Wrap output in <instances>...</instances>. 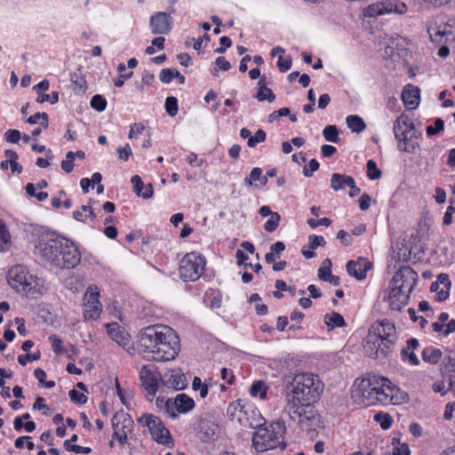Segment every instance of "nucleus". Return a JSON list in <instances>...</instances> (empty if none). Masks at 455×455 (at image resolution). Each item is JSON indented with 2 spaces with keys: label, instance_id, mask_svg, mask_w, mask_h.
I'll return each instance as SVG.
<instances>
[{
  "label": "nucleus",
  "instance_id": "nucleus-1",
  "mask_svg": "<svg viewBox=\"0 0 455 455\" xmlns=\"http://www.w3.org/2000/svg\"><path fill=\"white\" fill-rule=\"evenodd\" d=\"M323 391V384L314 373L299 372L284 377V411L304 431L315 430L320 422L314 404Z\"/></svg>",
  "mask_w": 455,
  "mask_h": 455
},
{
  "label": "nucleus",
  "instance_id": "nucleus-2",
  "mask_svg": "<svg viewBox=\"0 0 455 455\" xmlns=\"http://www.w3.org/2000/svg\"><path fill=\"white\" fill-rule=\"evenodd\" d=\"M138 344L144 358L156 362L175 359L180 349V339L176 332L169 326L161 324L141 329L138 336Z\"/></svg>",
  "mask_w": 455,
  "mask_h": 455
},
{
  "label": "nucleus",
  "instance_id": "nucleus-3",
  "mask_svg": "<svg viewBox=\"0 0 455 455\" xmlns=\"http://www.w3.org/2000/svg\"><path fill=\"white\" fill-rule=\"evenodd\" d=\"M386 379H356L351 389V398L361 405L399 404L406 401L407 395L395 386L387 385Z\"/></svg>",
  "mask_w": 455,
  "mask_h": 455
},
{
  "label": "nucleus",
  "instance_id": "nucleus-4",
  "mask_svg": "<svg viewBox=\"0 0 455 455\" xmlns=\"http://www.w3.org/2000/svg\"><path fill=\"white\" fill-rule=\"evenodd\" d=\"M38 249L45 260L59 268H73L81 259L78 249L65 238L40 243Z\"/></svg>",
  "mask_w": 455,
  "mask_h": 455
},
{
  "label": "nucleus",
  "instance_id": "nucleus-5",
  "mask_svg": "<svg viewBox=\"0 0 455 455\" xmlns=\"http://www.w3.org/2000/svg\"><path fill=\"white\" fill-rule=\"evenodd\" d=\"M395 339V324L387 319H383L376 322L370 328L365 347L374 351L375 358L387 357L391 352Z\"/></svg>",
  "mask_w": 455,
  "mask_h": 455
},
{
  "label": "nucleus",
  "instance_id": "nucleus-6",
  "mask_svg": "<svg viewBox=\"0 0 455 455\" xmlns=\"http://www.w3.org/2000/svg\"><path fill=\"white\" fill-rule=\"evenodd\" d=\"M286 427L283 420H277L270 425H260L253 434L252 445L258 452H263L279 447L286 448L284 434Z\"/></svg>",
  "mask_w": 455,
  "mask_h": 455
},
{
  "label": "nucleus",
  "instance_id": "nucleus-7",
  "mask_svg": "<svg viewBox=\"0 0 455 455\" xmlns=\"http://www.w3.org/2000/svg\"><path fill=\"white\" fill-rule=\"evenodd\" d=\"M9 284L19 292L35 294L37 286V277L29 274L22 265L12 267L7 274Z\"/></svg>",
  "mask_w": 455,
  "mask_h": 455
},
{
  "label": "nucleus",
  "instance_id": "nucleus-8",
  "mask_svg": "<svg viewBox=\"0 0 455 455\" xmlns=\"http://www.w3.org/2000/svg\"><path fill=\"white\" fill-rule=\"evenodd\" d=\"M206 260L197 252L187 253L180 263V275L184 281H196L202 275Z\"/></svg>",
  "mask_w": 455,
  "mask_h": 455
},
{
  "label": "nucleus",
  "instance_id": "nucleus-9",
  "mask_svg": "<svg viewBox=\"0 0 455 455\" xmlns=\"http://www.w3.org/2000/svg\"><path fill=\"white\" fill-rule=\"evenodd\" d=\"M139 422L142 426H147L155 441L161 444H172V438L170 431L164 427L162 420L152 414L145 413L140 419Z\"/></svg>",
  "mask_w": 455,
  "mask_h": 455
},
{
  "label": "nucleus",
  "instance_id": "nucleus-10",
  "mask_svg": "<svg viewBox=\"0 0 455 455\" xmlns=\"http://www.w3.org/2000/svg\"><path fill=\"white\" fill-rule=\"evenodd\" d=\"M418 281V274L409 266L401 267L394 275L391 283L392 287L403 290L411 295Z\"/></svg>",
  "mask_w": 455,
  "mask_h": 455
},
{
  "label": "nucleus",
  "instance_id": "nucleus-11",
  "mask_svg": "<svg viewBox=\"0 0 455 455\" xmlns=\"http://www.w3.org/2000/svg\"><path fill=\"white\" fill-rule=\"evenodd\" d=\"M406 11L407 6L404 3L397 0H386L367 6L363 12L365 16L375 17L391 12L403 14Z\"/></svg>",
  "mask_w": 455,
  "mask_h": 455
},
{
  "label": "nucleus",
  "instance_id": "nucleus-12",
  "mask_svg": "<svg viewBox=\"0 0 455 455\" xmlns=\"http://www.w3.org/2000/svg\"><path fill=\"white\" fill-rule=\"evenodd\" d=\"M100 291L97 287H89L84 294V316L86 320L97 319L101 312L99 300Z\"/></svg>",
  "mask_w": 455,
  "mask_h": 455
},
{
  "label": "nucleus",
  "instance_id": "nucleus-13",
  "mask_svg": "<svg viewBox=\"0 0 455 455\" xmlns=\"http://www.w3.org/2000/svg\"><path fill=\"white\" fill-rule=\"evenodd\" d=\"M194 407V400L186 394H180L175 397L174 401L167 399L164 403V409L172 418H176L177 412L186 413Z\"/></svg>",
  "mask_w": 455,
  "mask_h": 455
},
{
  "label": "nucleus",
  "instance_id": "nucleus-14",
  "mask_svg": "<svg viewBox=\"0 0 455 455\" xmlns=\"http://www.w3.org/2000/svg\"><path fill=\"white\" fill-rule=\"evenodd\" d=\"M133 421L127 414L114 415L112 425L114 428L113 438H116L124 445L127 443V432L131 430Z\"/></svg>",
  "mask_w": 455,
  "mask_h": 455
},
{
  "label": "nucleus",
  "instance_id": "nucleus-15",
  "mask_svg": "<svg viewBox=\"0 0 455 455\" xmlns=\"http://www.w3.org/2000/svg\"><path fill=\"white\" fill-rule=\"evenodd\" d=\"M160 374L153 371V367L144 365L140 371V379L142 387L149 396H154L158 390Z\"/></svg>",
  "mask_w": 455,
  "mask_h": 455
},
{
  "label": "nucleus",
  "instance_id": "nucleus-16",
  "mask_svg": "<svg viewBox=\"0 0 455 455\" xmlns=\"http://www.w3.org/2000/svg\"><path fill=\"white\" fill-rule=\"evenodd\" d=\"M406 115L403 114L400 116L396 118V120L394 123V134L395 140H397L400 143L403 142L405 146L402 148L400 145L398 146L400 150L407 152V153H413L414 152V146L412 147H407V144L409 140L416 137L415 135H407L406 132Z\"/></svg>",
  "mask_w": 455,
  "mask_h": 455
},
{
  "label": "nucleus",
  "instance_id": "nucleus-17",
  "mask_svg": "<svg viewBox=\"0 0 455 455\" xmlns=\"http://www.w3.org/2000/svg\"><path fill=\"white\" fill-rule=\"evenodd\" d=\"M150 27L155 35H164L171 30V16L166 12H159L150 19Z\"/></svg>",
  "mask_w": 455,
  "mask_h": 455
},
{
  "label": "nucleus",
  "instance_id": "nucleus-18",
  "mask_svg": "<svg viewBox=\"0 0 455 455\" xmlns=\"http://www.w3.org/2000/svg\"><path fill=\"white\" fill-rule=\"evenodd\" d=\"M372 267V263L363 258H359L356 261L350 260L347 263V273L357 280L366 278V273Z\"/></svg>",
  "mask_w": 455,
  "mask_h": 455
},
{
  "label": "nucleus",
  "instance_id": "nucleus-19",
  "mask_svg": "<svg viewBox=\"0 0 455 455\" xmlns=\"http://www.w3.org/2000/svg\"><path fill=\"white\" fill-rule=\"evenodd\" d=\"M410 294L397 288H391L388 294L389 307L392 310L401 311L407 305Z\"/></svg>",
  "mask_w": 455,
  "mask_h": 455
},
{
  "label": "nucleus",
  "instance_id": "nucleus-20",
  "mask_svg": "<svg viewBox=\"0 0 455 455\" xmlns=\"http://www.w3.org/2000/svg\"><path fill=\"white\" fill-rule=\"evenodd\" d=\"M455 28V20H449L447 21L440 20L435 28L429 27L427 31L432 41H435L437 36L443 37L447 35H451Z\"/></svg>",
  "mask_w": 455,
  "mask_h": 455
},
{
  "label": "nucleus",
  "instance_id": "nucleus-21",
  "mask_svg": "<svg viewBox=\"0 0 455 455\" xmlns=\"http://www.w3.org/2000/svg\"><path fill=\"white\" fill-rule=\"evenodd\" d=\"M419 340L411 338L407 340V345L401 351V357L403 361L408 360L411 365H419V360L415 354V350L419 347Z\"/></svg>",
  "mask_w": 455,
  "mask_h": 455
},
{
  "label": "nucleus",
  "instance_id": "nucleus-22",
  "mask_svg": "<svg viewBox=\"0 0 455 455\" xmlns=\"http://www.w3.org/2000/svg\"><path fill=\"white\" fill-rule=\"evenodd\" d=\"M402 100L404 105L410 108H416L419 103V89L411 84H408L402 93Z\"/></svg>",
  "mask_w": 455,
  "mask_h": 455
},
{
  "label": "nucleus",
  "instance_id": "nucleus-23",
  "mask_svg": "<svg viewBox=\"0 0 455 455\" xmlns=\"http://www.w3.org/2000/svg\"><path fill=\"white\" fill-rule=\"evenodd\" d=\"M217 426L209 420H201L198 425V436L203 442L214 439L217 435Z\"/></svg>",
  "mask_w": 455,
  "mask_h": 455
},
{
  "label": "nucleus",
  "instance_id": "nucleus-24",
  "mask_svg": "<svg viewBox=\"0 0 455 455\" xmlns=\"http://www.w3.org/2000/svg\"><path fill=\"white\" fill-rule=\"evenodd\" d=\"M107 329L110 338L120 346L125 347L128 344V338L120 331V326L117 323L107 324Z\"/></svg>",
  "mask_w": 455,
  "mask_h": 455
},
{
  "label": "nucleus",
  "instance_id": "nucleus-25",
  "mask_svg": "<svg viewBox=\"0 0 455 455\" xmlns=\"http://www.w3.org/2000/svg\"><path fill=\"white\" fill-rule=\"evenodd\" d=\"M259 88L254 97L259 101L267 100L268 102H273L275 99V96L273 93L272 90L267 87L265 76L260 77L259 81Z\"/></svg>",
  "mask_w": 455,
  "mask_h": 455
},
{
  "label": "nucleus",
  "instance_id": "nucleus-26",
  "mask_svg": "<svg viewBox=\"0 0 455 455\" xmlns=\"http://www.w3.org/2000/svg\"><path fill=\"white\" fill-rule=\"evenodd\" d=\"M166 382L175 390H182L187 387V379L185 375L176 370L171 371Z\"/></svg>",
  "mask_w": 455,
  "mask_h": 455
},
{
  "label": "nucleus",
  "instance_id": "nucleus-27",
  "mask_svg": "<svg viewBox=\"0 0 455 455\" xmlns=\"http://www.w3.org/2000/svg\"><path fill=\"white\" fill-rule=\"evenodd\" d=\"M442 355V351L434 347H427L422 351L423 361L431 364H436L440 361Z\"/></svg>",
  "mask_w": 455,
  "mask_h": 455
},
{
  "label": "nucleus",
  "instance_id": "nucleus-28",
  "mask_svg": "<svg viewBox=\"0 0 455 455\" xmlns=\"http://www.w3.org/2000/svg\"><path fill=\"white\" fill-rule=\"evenodd\" d=\"M173 78H177L180 84L185 82V76L174 68H164L160 73V80L164 84H169Z\"/></svg>",
  "mask_w": 455,
  "mask_h": 455
},
{
  "label": "nucleus",
  "instance_id": "nucleus-29",
  "mask_svg": "<svg viewBox=\"0 0 455 455\" xmlns=\"http://www.w3.org/2000/svg\"><path fill=\"white\" fill-rule=\"evenodd\" d=\"M347 127L355 133H361L363 132L365 128L366 124L363 118H361L359 116L351 115L348 116L346 119Z\"/></svg>",
  "mask_w": 455,
  "mask_h": 455
},
{
  "label": "nucleus",
  "instance_id": "nucleus-30",
  "mask_svg": "<svg viewBox=\"0 0 455 455\" xmlns=\"http://www.w3.org/2000/svg\"><path fill=\"white\" fill-rule=\"evenodd\" d=\"M324 323L328 326L329 329L333 330L336 327H344L346 326V322L343 316L337 312H332L331 314H327L324 316Z\"/></svg>",
  "mask_w": 455,
  "mask_h": 455
},
{
  "label": "nucleus",
  "instance_id": "nucleus-31",
  "mask_svg": "<svg viewBox=\"0 0 455 455\" xmlns=\"http://www.w3.org/2000/svg\"><path fill=\"white\" fill-rule=\"evenodd\" d=\"M267 390L268 386L264 381L258 380L252 383L250 393L252 396L259 395L260 399L265 400L267 398Z\"/></svg>",
  "mask_w": 455,
  "mask_h": 455
},
{
  "label": "nucleus",
  "instance_id": "nucleus-32",
  "mask_svg": "<svg viewBox=\"0 0 455 455\" xmlns=\"http://www.w3.org/2000/svg\"><path fill=\"white\" fill-rule=\"evenodd\" d=\"M350 177L351 176L345 174L333 173L331 179V188L335 191L342 189L345 186H347V182H348L347 180L350 179Z\"/></svg>",
  "mask_w": 455,
  "mask_h": 455
},
{
  "label": "nucleus",
  "instance_id": "nucleus-33",
  "mask_svg": "<svg viewBox=\"0 0 455 455\" xmlns=\"http://www.w3.org/2000/svg\"><path fill=\"white\" fill-rule=\"evenodd\" d=\"M11 245V235L6 226L0 220V251H4Z\"/></svg>",
  "mask_w": 455,
  "mask_h": 455
},
{
  "label": "nucleus",
  "instance_id": "nucleus-34",
  "mask_svg": "<svg viewBox=\"0 0 455 455\" xmlns=\"http://www.w3.org/2000/svg\"><path fill=\"white\" fill-rule=\"evenodd\" d=\"M4 156L10 161L9 165L11 167V170L12 172H19L20 173L22 172V167L17 163L18 159V154L11 149H7L4 151Z\"/></svg>",
  "mask_w": 455,
  "mask_h": 455
},
{
  "label": "nucleus",
  "instance_id": "nucleus-35",
  "mask_svg": "<svg viewBox=\"0 0 455 455\" xmlns=\"http://www.w3.org/2000/svg\"><path fill=\"white\" fill-rule=\"evenodd\" d=\"M42 119V122H41V126L44 128V129H46L48 128L49 126V118H48V115L47 113L44 112V113H36L31 116H29L27 120V123L30 124H36L38 123V121Z\"/></svg>",
  "mask_w": 455,
  "mask_h": 455
},
{
  "label": "nucleus",
  "instance_id": "nucleus-36",
  "mask_svg": "<svg viewBox=\"0 0 455 455\" xmlns=\"http://www.w3.org/2000/svg\"><path fill=\"white\" fill-rule=\"evenodd\" d=\"M323 137L326 140L337 143L339 140L338 129L335 125H328L323 129Z\"/></svg>",
  "mask_w": 455,
  "mask_h": 455
},
{
  "label": "nucleus",
  "instance_id": "nucleus-37",
  "mask_svg": "<svg viewBox=\"0 0 455 455\" xmlns=\"http://www.w3.org/2000/svg\"><path fill=\"white\" fill-rule=\"evenodd\" d=\"M374 419L377 422H379L380 427L385 430L389 429L393 423V419L388 413H385V414H383L381 412L376 413L374 415Z\"/></svg>",
  "mask_w": 455,
  "mask_h": 455
},
{
  "label": "nucleus",
  "instance_id": "nucleus-38",
  "mask_svg": "<svg viewBox=\"0 0 455 455\" xmlns=\"http://www.w3.org/2000/svg\"><path fill=\"white\" fill-rule=\"evenodd\" d=\"M280 220V214L278 212H274V214H271L270 219L265 223V230L270 233L274 232L278 228Z\"/></svg>",
  "mask_w": 455,
  "mask_h": 455
},
{
  "label": "nucleus",
  "instance_id": "nucleus-39",
  "mask_svg": "<svg viewBox=\"0 0 455 455\" xmlns=\"http://www.w3.org/2000/svg\"><path fill=\"white\" fill-rule=\"evenodd\" d=\"M381 171L377 167L376 163L373 160L367 162V176L371 180H378L381 177Z\"/></svg>",
  "mask_w": 455,
  "mask_h": 455
},
{
  "label": "nucleus",
  "instance_id": "nucleus-40",
  "mask_svg": "<svg viewBox=\"0 0 455 455\" xmlns=\"http://www.w3.org/2000/svg\"><path fill=\"white\" fill-rule=\"evenodd\" d=\"M165 109L170 116H175L178 113V100L175 97H167L165 100Z\"/></svg>",
  "mask_w": 455,
  "mask_h": 455
},
{
  "label": "nucleus",
  "instance_id": "nucleus-41",
  "mask_svg": "<svg viewBox=\"0 0 455 455\" xmlns=\"http://www.w3.org/2000/svg\"><path fill=\"white\" fill-rule=\"evenodd\" d=\"M266 138V132L259 129L255 132L254 136L249 138L247 145L249 148H255L258 143L265 141Z\"/></svg>",
  "mask_w": 455,
  "mask_h": 455
},
{
  "label": "nucleus",
  "instance_id": "nucleus-42",
  "mask_svg": "<svg viewBox=\"0 0 455 455\" xmlns=\"http://www.w3.org/2000/svg\"><path fill=\"white\" fill-rule=\"evenodd\" d=\"M75 154L72 151L68 152L66 159L61 162V169L66 173H70L74 169Z\"/></svg>",
  "mask_w": 455,
  "mask_h": 455
},
{
  "label": "nucleus",
  "instance_id": "nucleus-43",
  "mask_svg": "<svg viewBox=\"0 0 455 455\" xmlns=\"http://www.w3.org/2000/svg\"><path fill=\"white\" fill-rule=\"evenodd\" d=\"M91 106L97 111H103L107 107L106 100L100 94L94 95L91 100Z\"/></svg>",
  "mask_w": 455,
  "mask_h": 455
},
{
  "label": "nucleus",
  "instance_id": "nucleus-44",
  "mask_svg": "<svg viewBox=\"0 0 455 455\" xmlns=\"http://www.w3.org/2000/svg\"><path fill=\"white\" fill-rule=\"evenodd\" d=\"M46 101H50L52 104H55L59 101V93L57 92H53L51 94L42 93L38 95L36 99L37 103H44Z\"/></svg>",
  "mask_w": 455,
  "mask_h": 455
},
{
  "label": "nucleus",
  "instance_id": "nucleus-45",
  "mask_svg": "<svg viewBox=\"0 0 455 455\" xmlns=\"http://www.w3.org/2000/svg\"><path fill=\"white\" fill-rule=\"evenodd\" d=\"M444 124L441 118H437L435 121V125H429L427 127V134L428 136H434L443 130Z\"/></svg>",
  "mask_w": 455,
  "mask_h": 455
},
{
  "label": "nucleus",
  "instance_id": "nucleus-46",
  "mask_svg": "<svg viewBox=\"0 0 455 455\" xmlns=\"http://www.w3.org/2000/svg\"><path fill=\"white\" fill-rule=\"evenodd\" d=\"M40 358V352L37 351L33 354L20 355L18 356V362L22 366H25L29 361H36Z\"/></svg>",
  "mask_w": 455,
  "mask_h": 455
},
{
  "label": "nucleus",
  "instance_id": "nucleus-47",
  "mask_svg": "<svg viewBox=\"0 0 455 455\" xmlns=\"http://www.w3.org/2000/svg\"><path fill=\"white\" fill-rule=\"evenodd\" d=\"M70 399L77 404H84L87 402V396L83 393H79L76 389L69 391Z\"/></svg>",
  "mask_w": 455,
  "mask_h": 455
},
{
  "label": "nucleus",
  "instance_id": "nucleus-48",
  "mask_svg": "<svg viewBox=\"0 0 455 455\" xmlns=\"http://www.w3.org/2000/svg\"><path fill=\"white\" fill-rule=\"evenodd\" d=\"M132 183L133 185L134 192L138 196L142 195L143 188L145 187L141 178L139 175H134L132 177Z\"/></svg>",
  "mask_w": 455,
  "mask_h": 455
},
{
  "label": "nucleus",
  "instance_id": "nucleus-49",
  "mask_svg": "<svg viewBox=\"0 0 455 455\" xmlns=\"http://www.w3.org/2000/svg\"><path fill=\"white\" fill-rule=\"evenodd\" d=\"M325 245V240L323 236L312 235L309 236V248L311 250H315L317 247L324 246Z\"/></svg>",
  "mask_w": 455,
  "mask_h": 455
},
{
  "label": "nucleus",
  "instance_id": "nucleus-50",
  "mask_svg": "<svg viewBox=\"0 0 455 455\" xmlns=\"http://www.w3.org/2000/svg\"><path fill=\"white\" fill-rule=\"evenodd\" d=\"M33 409L43 411L44 415H49L50 408L44 403V399L43 397L39 396L36 399V402L33 404Z\"/></svg>",
  "mask_w": 455,
  "mask_h": 455
},
{
  "label": "nucleus",
  "instance_id": "nucleus-51",
  "mask_svg": "<svg viewBox=\"0 0 455 455\" xmlns=\"http://www.w3.org/2000/svg\"><path fill=\"white\" fill-rule=\"evenodd\" d=\"M319 169V163L315 159H311L308 163V166H305L303 169V174L306 177H311L313 172Z\"/></svg>",
  "mask_w": 455,
  "mask_h": 455
},
{
  "label": "nucleus",
  "instance_id": "nucleus-52",
  "mask_svg": "<svg viewBox=\"0 0 455 455\" xmlns=\"http://www.w3.org/2000/svg\"><path fill=\"white\" fill-rule=\"evenodd\" d=\"M277 67L281 72H286L289 70L291 67V59L290 56L283 59L281 55L279 57V60L277 61Z\"/></svg>",
  "mask_w": 455,
  "mask_h": 455
},
{
  "label": "nucleus",
  "instance_id": "nucleus-53",
  "mask_svg": "<svg viewBox=\"0 0 455 455\" xmlns=\"http://www.w3.org/2000/svg\"><path fill=\"white\" fill-rule=\"evenodd\" d=\"M49 339L52 342V350L56 354H61L63 352L62 340L55 335L50 336Z\"/></svg>",
  "mask_w": 455,
  "mask_h": 455
},
{
  "label": "nucleus",
  "instance_id": "nucleus-54",
  "mask_svg": "<svg viewBox=\"0 0 455 455\" xmlns=\"http://www.w3.org/2000/svg\"><path fill=\"white\" fill-rule=\"evenodd\" d=\"M117 153L119 155V158L124 161H128L130 156H132V152L129 144H126L124 147H120L117 148Z\"/></svg>",
  "mask_w": 455,
  "mask_h": 455
},
{
  "label": "nucleus",
  "instance_id": "nucleus-55",
  "mask_svg": "<svg viewBox=\"0 0 455 455\" xmlns=\"http://www.w3.org/2000/svg\"><path fill=\"white\" fill-rule=\"evenodd\" d=\"M5 140L11 143H17L20 139V132L18 130H8L4 134Z\"/></svg>",
  "mask_w": 455,
  "mask_h": 455
},
{
  "label": "nucleus",
  "instance_id": "nucleus-56",
  "mask_svg": "<svg viewBox=\"0 0 455 455\" xmlns=\"http://www.w3.org/2000/svg\"><path fill=\"white\" fill-rule=\"evenodd\" d=\"M449 361L451 364L448 373L449 387L451 389H455V362L451 357H449Z\"/></svg>",
  "mask_w": 455,
  "mask_h": 455
},
{
  "label": "nucleus",
  "instance_id": "nucleus-57",
  "mask_svg": "<svg viewBox=\"0 0 455 455\" xmlns=\"http://www.w3.org/2000/svg\"><path fill=\"white\" fill-rule=\"evenodd\" d=\"M347 181L348 182H347V186L350 188L348 196L350 197H355L358 196L361 192V189L355 185V180L352 177H350V179Z\"/></svg>",
  "mask_w": 455,
  "mask_h": 455
},
{
  "label": "nucleus",
  "instance_id": "nucleus-58",
  "mask_svg": "<svg viewBox=\"0 0 455 455\" xmlns=\"http://www.w3.org/2000/svg\"><path fill=\"white\" fill-rule=\"evenodd\" d=\"M371 201V196L368 194L363 193L362 196L359 198L360 209L362 211H367L370 208Z\"/></svg>",
  "mask_w": 455,
  "mask_h": 455
},
{
  "label": "nucleus",
  "instance_id": "nucleus-59",
  "mask_svg": "<svg viewBox=\"0 0 455 455\" xmlns=\"http://www.w3.org/2000/svg\"><path fill=\"white\" fill-rule=\"evenodd\" d=\"M235 257L237 259V264L239 266L243 265L244 267H252L251 264L245 263V261L248 259V256L242 250H237L236 251Z\"/></svg>",
  "mask_w": 455,
  "mask_h": 455
},
{
  "label": "nucleus",
  "instance_id": "nucleus-60",
  "mask_svg": "<svg viewBox=\"0 0 455 455\" xmlns=\"http://www.w3.org/2000/svg\"><path fill=\"white\" fill-rule=\"evenodd\" d=\"M393 455H411L408 444L402 443L398 447L394 448Z\"/></svg>",
  "mask_w": 455,
  "mask_h": 455
},
{
  "label": "nucleus",
  "instance_id": "nucleus-61",
  "mask_svg": "<svg viewBox=\"0 0 455 455\" xmlns=\"http://www.w3.org/2000/svg\"><path fill=\"white\" fill-rule=\"evenodd\" d=\"M455 212V208L451 205L447 207L446 212L444 213L443 223L445 226H449L452 222V215Z\"/></svg>",
  "mask_w": 455,
  "mask_h": 455
},
{
  "label": "nucleus",
  "instance_id": "nucleus-62",
  "mask_svg": "<svg viewBox=\"0 0 455 455\" xmlns=\"http://www.w3.org/2000/svg\"><path fill=\"white\" fill-rule=\"evenodd\" d=\"M215 63L223 71H228L231 68L230 63L224 57H218Z\"/></svg>",
  "mask_w": 455,
  "mask_h": 455
},
{
  "label": "nucleus",
  "instance_id": "nucleus-63",
  "mask_svg": "<svg viewBox=\"0 0 455 455\" xmlns=\"http://www.w3.org/2000/svg\"><path fill=\"white\" fill-rule=\"evenodd\" d=\"M337 238L340 239L342 243L346 246L349 245L352 241L350 235L347 234L345 230H339L337 234Z\"/></svg>",
  "mask_w": 455,
  "mask_h": 455
},
{
  "label": "nucleus",
  "instance_id": "nucleus-64",
  "mask_svg": "<svg viewBox=\"0 0 455 455\" xmlns=\"http://www.w3.org/2000/svg\"><path fill=\"white\" fill-rule=\"evenodd\" d=\"M49 81L44 79L41 81L39 84L34 86V90L38 93V95L42 94V92H45L49 89Z\"/></svg>",
  "mask_w": 455,
  "mask_h": 455
}]
</instances>
